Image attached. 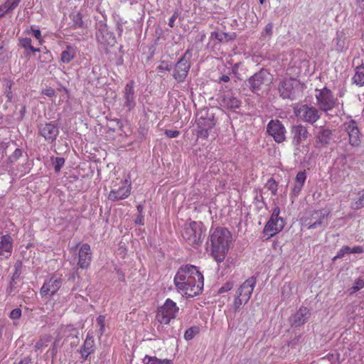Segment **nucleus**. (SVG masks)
I'll list each match as a JSON object with an SVG mask.
<instances>
[{
    "instance_id": "1",
    "label": "nucleus",
    "mask_w": 364,
    "mask_h": 364,
    "mask_svg": "<svg viewBox=\"0 0 364 364\" xmlns=\"http://www.w3.org/2000/svg\"><path fill=\"white\" fill-rule=\"evenodd\" d=\"M173 282L178 289L189 291V293H186L188 297L198 296L203 290V275L195 265L181 266L174 277Z\"/></svg>"
},
{
    "instance_id": "2",
    "label": "nucleus",
    "mask_w": 364,
    "mask_h": 364,
    "mask_svg": "<svg viewBox=\"0 0 364 364\" xmlns=\"http://www.w3.org/2000/svg\"><path fill=\"white\" fill-rule=\"evenodd\" d=\"M211 255L217 262H221L229 251L232 234L227 228L218 227L210 234Z\"/></svg>"
},
{
    "instance_id": "3",
    "label": "nucleus",
    "mask_w": 364,
    "mask_h": 364,
    "mask_svg": "<svg viewBox=\"0 0 364 364\" xmlns=\"http://www.w3.org/2000/svg\"><path fill=\"white\" fill-rule=\"evenodd\" d=\"M206 228L202 222L191 221L184 227L182 236L188 245L198 247L205 236Z\"/></svg>"
},
{
    "instance_id": "4",
    "label": "nucleus",
    "mask_w": 364,
    "mask_h": 364,
    "mask_svg": "<svg viewBox=\"0 0 364 364\" xmlns=\"http://www.w3.org/2000/svg\"><path fill=\"white\" fill-rule=\"evenodd\" d=\"M331 213V210L322 208L319 210H310L301 218L302 224L307 226L308 229H316L320 227H325V223Z\"/></svg>"
},
{
    "instance_id": "5",
    "label": "nucleus",
    "mask_w": 364,
    "mask_h": 364,
    "mask_svg": "<svg viewBox=\"0 0 364 364\" xmlns=\"http://www.w3.org/2000/svg\"><path fill=\"white\" fill-rule=\"evenodd\" d=\"M315 97L318 108L326 112L332 110L338 104V99L326 87L320 90L316 89Z\"/></svg>"
},
{
    "instance_id": "6",
    "label": "nucleus",
    "mask_w": 364,
    "mask_h": 364,
    "mask_svg": "<svg viewBox=\"0 0 364 364\" xmlns=\"http://www.w3.org/2000/svg\"><path fill=\"white\" fill-rule=\"evenodd\" d=\"M178 311L176 304L171 299H167L164 304L158 309L156 319L161 323L168 324L171 319L176 317Z\"/></svg>"
},
{
    "instance_id": "7",
    "label": "nucleus",
    "mask_w": 364,
    "mask_h": 364,
    "mask_svg": "<svg viewBox=\"0 0 364 364\" xmlns=\"http://www.w3.org/2000/svg\"><path fill=\"white\" fill-rule=\"evenodd\" d=\"M294 113L298 119L310 124L315 123L320 118L318 109L307 105H302L295 109Z\"/></svg>"
},
{
    "instance_id": "8",
    "label": "nucleus",
    "mask_w": 364,
    "mask_h": 364,
    "mask_svg": "<svg viewBox=\"0 0 364 364\" xmlns=\"http://www.w3.org/2000/svg\"><path fill=\"white\" fill-rule=\"evenodd\" d=\"M267 132L277 143H282L286 139V129L279 119H272L269 122Z\"/></svg>"
},
{
    "instance_id": "9",
    "label": "nucleus",
    "mask_w": 364,
    "mask_h": 364,
    "mask_svg": "<svg viewBox=\"0 0 364 364\" xmlns=\"http://www.w3.org/2000/svg\"><path fill=\"white\" fill-rule=\"evenodd\" d=\"M63 280L60 277L53 275L48 279L45 280L40 289V294L42 297L52 296L55 295L61 287Z\"/></svg>"
},
{
    "instance_id": "10",
    "label": "nucleus",
    "mask_w": 364,
    "mask_h": 364,
    "mask_svg": "<svg viewBox=\"0 0 364 364\" xmlns=\"http://www.w3.org/2000/svg\"><path fill=\"white\" fill-rule=\"evenodd\" d=\"M188 50L186 52L183 56L177 62L175 65L173 76L178 82H183L189 72L191 63L186 55Z\"/></svg>"
},
{
    "instance_id": "11",
    "label": "nucleus",
    "mask_w": 364,
    "mask_h": 364,
    "mask_svg": "<svg viewBox=\"0 0 364 364\" xmlns=\"http://www.w3.org/2000/svg\"><path fill=\"white\" fill-rule=\"evenodd\" d=\"M311 316V312L307 307L301 306L290 318L291 327L296 329L307 322Z\"/></svg>"
},
{
    "instance_id": "12",
    "label": "nucleus",
    "mask_w": 364,
    "mask_h": 364,
    "mask_svg": "<svg viewBox=\"0 0 364 364\" xmlns=\"http://www.w3.org/2000/svg\"><path fill=\"white\" fill-rule=\"evenodd\" d=\"M346 132L348 135L349 144L353 146H358L360 144V132L357 123L354 120H350L344 124Z\"/></svg>"
},
{
    "instance_id": "13",
    "label": "nucleus",
    "mask_w": 364,
    "mask_h": 364,
    "mask_svg": "<svg viewBox=\"0 0 364 364\" xmlns=\"http://www.w3.org/2000/svg\"><path fill=\"white\" fill-rule=\"evenodd\" d=\"M131 190V183L127 186L115 183L109 193L108 199L112 201L125 199L130 195Z\"/></svg>"
},
{
    "instance_id": "14",
    "label": "nucleus",
    "mask_w": 364,
    "mask_h": 364,
    "mask_svg": "<svg viewBox=\"0 0 364 364\" xmlns=\"http://www.w3.org/2000/svg\"><path fill=\"white\" fill-rule=\"evenodd\" d=\"M14 240L11 235L0 236V260L9 259L13 252Z\"/></svg>"
},
{
    "instance_id": "15",
    "label": "nucleus",
    "mask_w": 364,
    "mask_h": 364,
    "mask_svg": "<svg viewBox=\"0 0 364 364\" xmlns=\"http://www.w3.org/2000/svg\"><path fill=\"white\" fill-rule=\"evenodd\" d=\"M196 125L198 127V136L207 139L209 135V131L215 126V122L210 117H200L196 119Z\"/></svg>"
},
{
    "instance_id": "16",
    "label": "nucleus",
    "mask_w": 364,
    "mask_h": 364,
    "mask_svg": "<svg viewBox=\"0 0 364 364\" xmlns=\"http://www.w3.org/2000/svg\"><path fill=\"white\" fill-rule=\"evenodd\" d=\"M39 134L46 141L52 143L56 139L59 130L53 122H49L40 126Z\"/></svg>"
},
{
    "instance_id": "17",
    "label": "nucleus",
    "mask_w": 364,
    "mask_h": 364,
    "mask_svg": "<svg viewBox=\"0 0 364 364\" xmlns=\"http://www.w3.org/2000/svg\"><path fill=\"white\" fill-rule=\"evenodd\" d=\"M134 81L131 80L127 83L123 91V97L124 100V106L129 110H132L136 106L135 92H134Z\"/></svg>"
},
{
    "instance_id": "18",
    "label": "nucleus",
    "mask_w": 364,
    "mask_h": 364,
    "mask_svg": "<svg viewBox=\"0 0 364 364\" xmlns=\"http://www.w3.org/2000/svg\"><path fill=\"white\" fill-rule=\"evenodd\" d=\"M256 284V278L251 277L246 279L237 290V294L242 297L244 302L247 303L251 297Z\"/></svg>"
},
{
    "instance_id": "19",
    "label": "nucleus",
    "mask_w": 364,
    "mask_h": 364,
    "mask_svg": "<svg viewBox=\"0 0 364 364\" xmlns=\"http://www.w3.org/2000/svg\"><path fill=\"white\" fill-rule=\"evenodd\" d=\"M267 75L268 73L266 71L261 70L252 76L248 80L250 90L254 92H257L260 90L262 85L267 82Z\"/></svg>"
},
{
    "instance_id": "20",
    "label": "nucleus",
    "mask_w": 364,
    "mask_h": 364,
    "mask_svg": "<svg viewBox=\"0 0 364 364\" xmlns=\"http://www.w3.org/2000/svg\"><path fill=\"white\" fill-rule=\"evenodd\" d=\"M294 80L287 79L283 80L279 85L280 95L284 99L294 100L295 98L294 90Z\"/></svg>"
},
{
    "instance_id": "21",
    "label": "nucleus",
    "mask_w": 364,
    "mask_h": 364,
    "mask_svg": "<svg viewBox=\"0 0 364 364\" xmlns=\"http://www.w3.org/2000/svg\"><path fill=\"white\" fill-rule=\"evenodd\" d=\"M241 104L242 102L240 100L231 95L224 96L220 102L223 107L231 111L238 109Z\"/></svg>"
},
{
    "instance_id": "22",
    "label": "nucleus",
    "mask_w": 364,
    "mask_h": 364,
    "mask_svg": "<svg viewBox=\"0 0 364 364\" xmlns=\"http://www.w3.org/2000/svg\"><path fill=\"white\" fill-rule=\"evenodd\" d=\"M294 139L297 144L305 141L308 137L307 129L302 125H297L293 127Z\"/></svg>"
},
{
    "instance_id": "23",
    "label": "nucleus",
    "mask_w": 364,
    "mask_h": 364,
    "mask_svg": "<svg viewBox=\"0 0 364 364\" xmlns=\"http://www.w3.org/2000/svg\"><path fill=\"white\" fill-rule=\"evenodd\" d=\"M332 132L328 129H321L316 137V144L323 146L328 145L331 139Z\"/></svg>"
},
{
    "instance_id": "24",
    "label": "nucleus",
    "mask_w": 364,
    "mask_h": 364,
    "mask_svg": "<svg viewBox=\"0 0 364 364\" xmlns=\"http://www.w3.org/2000/svg\"><path fill=\"white\" fill-rule=\"evenodd\" d=\"M282 225V224H277L274 222L268 220L264 228L263 232L269 237H272L277 232L282 231L283 229Z\"/></svg>"
},
{
    "instance_id": "25",
    "label": "nucleus",
    "mask_w": 364,
    "mask_h": 364,
    "mask_svg": "<svg viewBox=\"0 0 364 364\" xmlns=\"http://www.w3.org/2000/svg\"><path fill=\"white\" fill-rule=\"evenodd\" d=\"M75 55V49L71 46H68L66 49L62 52L60 60L64 63H69L72 60H73Z\"/></svg>"
},
{
    "instance_id": "26",
    "label": "nucleus",
    "mask_w": 364,
    "mask_h": 364,
    "mask_svg": "<svg viewBox=\"0 0 364 364\" xmlns=\"http://www.w3.org/2000/svg\"><path fill=\"white\" fill-rule=\"evenodd\" d=\"M144 364H172L169 359H159L155 356L146 355L143 359Z\"/></svg>"
},
{
    "instance_id": "27",
    "label": "nucleus",
    "mask_w": 364,
    "mask_h": 364,
    "mask_svg": "<svg viewBox=\"0 0 364 364\" xmlns=\"http://www.w3.org/2000/svg\"><path fill=\"white\" fill-rule=\"evenodd\" d=\"M227 38L228 34L226 33L213 31L210 35L209 40L213 41L214 45H216L226 41Z\"/></svg>"
},
{
    "instance_id": "28",
    "label": "nucleus",
    "mask_w": 364,
    "mask_h": 364,
    "mask_svg": "<svg viewBox=\"0 0 364 364\" xmlns=\"http://www.w3.org/2000/svg\"><path fill=\"white\" fill-rule=\"evenodd\" d=\"M279 213H280L279 207H278V206L274 207L269 220L274 222L277 224H282V226L284 228L286 223L283 218L279 217Z\"/></svg>"
},
{
    "instance_id": "29",
    "label": "nucleus",
    "mask_w": 364,
    "mask_h": 364,
    "mask_svg": "<svg viewBox=\"0 0 364 364\" xmlns=\"http://www.w3.org/2000/svg\"><path fill=\"white\" fill-rule=\"evenodd\" d=\"M53 60V55L50 50L45 48L41 51L38 57V62L43 65L44 64H47L50 63Z\"/></svg>"
},
{
    "instance_id": "30",
    "label": "nucleus",
    "mask_w": 364,
    "mask_h": 364,
    "mask_svg": "<svg viewBox=\"0 0 364 364\" xmlns=\"http://www.w3.org/2000/svg\"><path fill=\"white\" fill-rule=\"evenodd\" d=\"M355 83L360 86L364 85V65L356 68V73L353 77Z\"/></svg>"
},
{
    "instance_id": "31",
    "label": "nucleus",
    "mask_w": 364,
    "mask_h": 364,
    "mask_svg": "<svg viewBox=\"0 0 364 364\" xmlns=\"http://www.w3.org/2000/svg\"><path fill=\"white\" fill-rule=\"evenodd\" d=\"M19 46L25 49H29L32 53L41 52L39 48H34L31 45V39L30 38L19 39Z\"/></svg>"
},
{
    "instance_id": "32",
    "label": "nucleus",
    "mask_w": 364,
    "mask_h": 364,
    "mask_svg": "<svg viewBox=\"0 0 364 364\" xmlns=\"http://www.w3.org/2000/svg\"><path fill=\"white\" fill-rule=\"evenodd\" d=\"M91 262V254H81L79 252V261L78 264L81 268H87Z\"/></svg>"
},
{
    "instance_id": "33",
    "label": "nucleus",
    "mask_w": 364,
    "mask_h": 364,
    "mask_svg": "<svg viewBox=\"0 0 364 364\" xmlns=\"http://www.w3.org/2000/svg\"><path fill=\"white\" fill-rule=\"evenodd\" d=\"M358 195V198L351 205V208L354 210H359L364 207V189L359 192Z\"/></svg>"
},
{
    "instance_id": "34",
    "label": "nucleus",
    "mask_w": 364,
    "mask_h": 364,
    "mask_svg": "<svg viewBox=\"0 0 364 364\" xmlns=\"http://www.w3.org/2000/svg\"><path fill=\"white\" fill-rule=\"evenodd\" d=\"M363 287H364V280L360 278L357 279L355 281L353 287H351L348 289L350 295L354 294L355 293H356L357 291H358Z\"/></svg>"
},
{
    "instance_id": "35",
    "label": "nucleus",
    "mask_w": 364,
    "mask_h": 364,
    "mask_svg": "<svg viewBox=\"0 0 364 364\" xmlns=\"http://www.w3.org/2000/svg\"><path fill=\"white\" fill-rule=\"evenodd\" d=\"M199 327L196 326L188 328L184 333L185 340L191 341L193 339L194 336L199 333Z\"/></svg>"
},
{
    "instance_id": "36",
    "label": "nucleus",
    "mask_w": 364,
    "mask_h": 364,
    "mask_svg": "<svg viewBox=\"0 0 364 364\" xmlns=\"http://www.w3.org/2000/svg\"><path fill=\"white\" fill-rule=\"evenodd\" d=\"M96 321L97 326H99V333L102 335L105 328V316L100 315Z\"/></svg>"
},
{
    "instance_id": "37",
    "label": "nucleus",
    "mask_w": 364,
    "mask_h": 364,
    "mask_svg": "<svg viewBox=\"0 0 364 364\" xmlns=\"http://www.w3.org/2000/svg\"><path fill=\"white\" fill-rule=\"evenodd\" d=\"M346 254H350V247L343 246L342 248L337 252V255L332 259V261L335 262L338 259L343 258Z\"/></svg>"
},
{
    "instance_id": "38",
    "label": "nucleus",
    "mask_w": 364,
    "mask_h": 364,
    "mask_svg": "<svg viewBox=\"0 0 364 364\" xmlns=\"http://www.w3.org/2000/svg\"><path fill=\"white\" fill-rule=\"evenodd\" d=\"M31 32L32 33V35L38 41L39 44L42 45L44 41L42 38L41 31L39 29H35L33 26H31L30 31H26L27 33H30Z\"/></svg>"
},
{
    "instance_id": "39",
    "label": "nucleus",
    "mask_w": 364,
    "mask_h": 364,
    "mask_svg": "<svg viewBox=\"0 0 364 364\" xmlns=\"http://www.w3.org/2000/svg\"><path fill=\"white\" fill-rule=\"evenodd\" d=\"M54 169L55 172H58L60 171L61 168L65 164V159L63 157H56L53 162Z\"/></svg>"
},
{
    "instance_id": "40",
    "label": "nucleus",
    "mask_w": 364,
    "mask_h": 364,
    "mask_svg": "<svg viewBox=\"0 0 364 364\" xmlns=\"http://www.w3.org/2000/svg\"><path fill=\"white\" fill-rule=\"evenodd\" d=\"M20 1L21 0H6L4 4L10 11L15 9L19 4Z\"/></svg>"
},
{
    "instance_id": "41",
    "label": "nucleus",
    "mask_w": 364,
    "mask_h": 364,
    "mask_svg": "<svg viewBox=\"0 0 364 364\" xmlns=\"http://www.w3.org/2000/svg\"><path fill=\"white\" fill-rule=\"evenodd\" d=\"M234 285V282L228 281L224 285H223L218 290L219 294L227 292L232 289Z\"/></svg>"
},
{
    "instance_id": "42",
    "label": "nucleus",
    "mask_w": 364,
    "mask_h": 364,
    "mask_svg": "<svg viewBox=\"0 0 364 364\" xmlns=\"http://www.w3.org/2000/svg\"><path fill=\"white\" fill-rule=\"evenodd\" d=\"M41 94L48 97H53L55 95V90L50 87H46L42 90Z\"/></svg>"
},
{
    "instance_id": "43",
    "label": "nucleus",
    "mask_w": 364,
    "mask_h": 364,
    "mask_svg": "<svg viewBox=\"0 0 364 364\" xmlns=\"http://www.w3.org/2000/svg\"><path fill=\"white\" fill-rule=\"evenodd\" d=\"M21 316V310L18 308L13 309L10 313V318L12 319H18Z\"/></svg>"
},
{
    "instance_id": "44",
    "label": "nucleus",
    "mask_w": 364,
    "mask_h": 364,
    "mask_svg": "<svg viewBox=\"0 0 364 364\" xmlns=\"http://www.w3.org/2000/svg\"><path fill=\"white\" fill-rule=\"evenodd\" d=\"M165 135L168 138H176L179 136L180 132L178 130H171V129H166L165 131Z\"/></svg>"
},
{
    "instance_id": "45",
    "label": "nucleus",
    "mask_w": 364,
    "mask_h": 364,
    "mask_svg": "<svg viewBox=\"0 0 364 364\" xmlns=\"http://www.w3.org/2000/svg\"><path fill=\"white\" fill-rule=\"evenodd\" d=\"M301 338V334L296 336V337H294V338H292L291 340H290L288 342V346L291 348H295V346L299 344Z\"/></svg>"
},
{
    "instance_id": "46",
    "label": "nucleus",
    "mask_w": 364,
    "mask_h": 364,
    "mask_svg": "<svg viewBox=\"0 0 364 364\" xmlns=\"http://www.w3.org/2000/svg\"><path fill=\"white\" fill-rule=\"evenodd\" d=\"M304 183H294V187L292 188V193L291 194L296 197L299 195V192L301 191L302 186Z\"/></svg>"
},
{
    "instance_id": "47",
    "label": "nucleus",
    "mask_w": 364,
    "mask_h": 364,
    "mask_svg": "<svg viewBox=\"0 0 364 364\" xmlns=\"http://www.w3.org/2000/svg\"><path fill=\"white\" fill-rule=\"evenodd\" d=\"M242 301H244L242 297L237 295L234 301V309L235 311H237L240 309V306L242 304Z\"/></svg>"
},
{
    "instance_id": "48",
    "label": "nucleus",
    "mask_w": 364,
    "mask_h": 364,
    "mask_svg": "<svg viewBox=\"0 0 364 364\" xmlns=\"http://www.w3.org/2000/svg\"><path fill=\"white\" fill-rule=\"evenodd\" d=\"M339 354L336 353H328L326 358L331 361V364H336V362L338 360Z\"/></svg>"
},
{
    "instance_id": "49",
    "label": "nucleus",
    "mask_w": 364,
    "mask_h": 364,
    "mask_svg": "<svg viewBox=\"0 0 364 364\" xmlns=\"http://www.w3.org/2000/svg\"><path fill=\"white\" fill-rule=\"evenodd\" d=\"M306 179V173L305 171H300L296 176V182H305Z\"/></svg>"
},
{
    "instance_id": "50",
    "label": "nucleus",
    "mask_w": 364,
    "mask_h": 364,
    "mask_svg": "<svg viewBox=\"0 0 364 364\" xmlns=\"http://www.w3.org/2000/svg\"><path fill=\"white\" fill-rule=\"evenodd\" d=\"M134 223L137 225H144V217L142 214L138 213L134 219Z\"/></svg>"
},
{
    "instance_id": "51",
    "label": "nucleus",
    "mask_w": 364,
    "mask_h": 364,
    "mask_svg": "<svg viewBox=\"0 0 364 364\" xmlns=\"http://www.w3.org/2000/svg\"><path fill=\"white\" fill-rule=\"evenodd\" d=\"M22 156V151L20 149H16L13 154L10 156V159H14V160L18 159Z\"/></svg>"
},
{
    "instance_id": "52",
    "label": "nucleus",
    "mask_w": 364,
    "mask_h": 364,
    "mask_svg": "<svg viewBox=\"0 0 364 364\" xmlns=\"http://www.w3.org/2000/svg\"><path fill=\"white\" fill-rule=\"evenodd\" d=\"M81 254H91L90 253V247L88 244H84L81 246L80 251Z\"/></svg>"
},
{
    "instance_id": "53",
    "label": "nucleus",
    "mask_w": 364,
    "mask_h": 364,
    "mask_svg": "<svg viewBox=\"0 0 364 364\" xmlns=\"http://www.w3.org/2000/svg\"><path fill=\"white\" fill-rule=\"evenodd\" d=\"M363 252V249L361 246H355L353 248L350 247V253L360 254Z\"/></svg>"
},
{
    "instance_id": "54",
    "label": "nucleus",
    "mask_w": 364,
    "mask_h": 364,
    "mask_svg": "<svg viewBox=\"0 0 364 364\" xmlns=\"http://www.w3.org/2000/svg\"><path fill=\"white\" fill-rule=\"evenodd\" d=\"M90 338V336H89V333H87V337H86V340H85V346H84V348L83 350L81 351V353H82V356H85L86 358L88 357V355H90V352H87L86 350V346L88 344V340Z\"/></svg>"
},
{
    "instance_id": "55",
    "label": "nucleus",
    "mask_w": 364,
    "mask_h": 364,
    "mask_svg": "<svg viewBox=\"0 0 364 364\" xmlns=\"http://www.w3.org/2000/svg\"><path fill=\"white\" fill-rule=\"evenodd\" d=\"M335 40L336 41L337 46L342 48L343 45L344 44V39L343 35L337 34V36Z\"/></svg>"
},
{
    "instance_id": "56",
    "label": "nucleus",
    "mask_w": 364,
    "mask_h": 364,
    "mask_svg": "<svg viewBox=\"0 0 364 364\" xmlns=\"http://www.w3.org/2000/svg\"><path fill=\"white\" fill-rule=\"evenodd\" d=\"M272 29H273L272 23H269L266 25V26L264 28V32L267 36H270L272 34Z\"/></svg>"
},
{
    "instance_id": "57",
    "label": "nucleus",
    "mask_w": 364,
    "mask_h": 364,
    "mask_svg": "<svg viewBox=\"0 0 364 364\" xmlns=\"http://www.w3.org/2000/svg\"><path fill=\"white\" fill-rule=\"evenodd\" d=\"M8 12H9V10L4 4L0 5V18L3 17Z\"/></svg>"
},
{
    "instance_id": "58",
    "label": "nucleus",
    "mask_w": 364,
    "mask_h": 364,
    "mask_svg": "<svg viewBox=\"0 0 364 364\" xmlns=\"http://www.w3.org/2000/svg\"><path fill=\"white\" fill-rule=\"evenodd\" d=\"M237 364H259V363L256 360H240Z\"/></svg>"
},
{
    "instance_id": "59",
    "label": "nucleus",
    "mask_w": 364,
    "mask_h": 364,
    "mask_svg": "<svg viewBox=\"0 0 364 364\" xmlns=\"http://www.w3.org/2000/svg\"><path fill=\"white\" fill-rule=\"evenodd\" d=\"M277 184L278 183H270V186L269 187V189L272 191L274 195L276 194V191L277 190Z\"/></svg>"
},
{
    "instance_id": "60",
    "label": "nucleus",
    "mask_w": 364,
    "mask_h": 364,
    "mask_svg": "<svg viewBox=\"0 0 364 364\" xmlns=\"http://www.w3.org/2000/svg\"><path fill=\"white\" fill-rule=\"evenodd\" d=\"M176 18V14H173L170 18H169V21H168V26L171 28H173L174 26V21Z\"/></svg>"
},
{
    "instance_id": "61",
    "label": "nucleus",
    "mask_w": 364,
    "mask_h": 364,
    "mask_svg": "<svg viewBox=\"0 0 364 364\" xmlns=\"http://www.w3.org/2000/svg\"><path fill=\"white\" fill-rule=\"evenodd\" d=\"M29 363H30V359L28 358H25L22 359L21 360H20L18 363H15V364H29Z\"/></svg>"
},
{
    "instance_id": "62",
    "label": "nucleus",
    "mask_w": 364,
    "mask_h": 364,
    "mask_svg": "<svg viewBox=\"0 0 364 364\" xmlns=\"http://www.w3.org/2000/svg\"><path fill=\"white\" fill-rule=\"evenodd\" d=\"M159 70H169L168 66L166 65L165 67L163 65H160L157 67Z\"/></svg>"
},
{
    "instance_id": "63",
    "label": "nucleus",
    "mask_w": 364,
    "mask_h": 364,
    "mask_svg": "<svg viewBox=\"0 0 364 364\" xmlns=\"http://www.w3.org/2000/svg\"><path fill=\"white\" fill-rule=\"evenodd\" d=\"M136 210H137L138 213L142 214V212L144 210V206L141 204H139L136 206Z\"/></svg>"
},
{
    "instance_id": "64",
    "label": "nucleus",
    "mask_w": 364,
    "mask_h": 364,
    "mask_svg": "<svg viewBox=\"0 0 364 364\" xmlns=\"http://www.w3.org/2000/svg\"><path fill=\"white\" fill-rule=\"evenodd\" d=\"M220 80L224 82H228L230 80V77L228 75H223L220 77Z\"/></svg>"
}]
</instances>
